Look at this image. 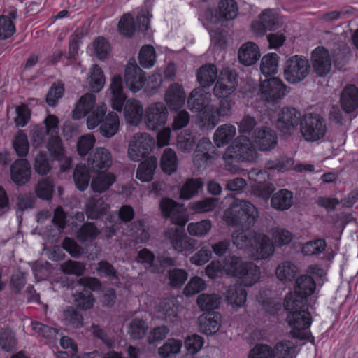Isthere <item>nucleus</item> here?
<instances>
[{
  "mask_svg": "<svg viewBox=\"0 0 358 358\" xmlns=\"http://www.w3.org/2000/svg\"><path fill=\"white\" fill-rule=\"evenodd\" d=\"M160 165L164 173L168 174L174 173L178 166V159L175 151L171 148L165 149L161 157Z\"/></svg>",
  "mask_w": 358,
  "mask_h": 358,
  "instance_id": "79ce46f5",
  "label": "nucleus"
},
{
  "mask_svg": "<svg viewBox=\"0 0 358 358\" xmlns=\"http://www.w3.org/2000/svg\"><path fill=\"white\" fill-rule=\"evenodd\" d=\"M31 166L26 159L15 160L10 166V178L16 185L27 184L31 178Z\"/></svg>",
  "mask_w": 358,
  "mask_h": 358,
  "instance_id": "412c9836",
  "label": "nucleus"
},
{
  "mask_svg": "<svg viewBox=\"0 0 358 358\" xmlns=\"http://www.w3.org/2000/svg\"><path fill=\"white\" fill-rule=\"evenodd\" d=\"M198 320L199 331L206 335L214 334L221 325V317L215 313L202 314Z\"/></svg>",
  "mask_w": 358,
  "mask_h": 358,
  "instance_id": "c85d7f7f",
  "label": "nucleus"
},
{
  "mask_svg": "<svg viewBox=\"0 0 358 358\" xmlns=\"http://www.w3.org/2000/svg\"><path fill=\"white\" fill-rule=\"evenodd\" d=\"M86 83L90 90L94 92H100L106 83L103 71L97 64H93L90 69Z\"/></svg>",
  "mask_w": 358,
  "mask_h": 358,
  "instance_id": "473e14b6",
  "label": "nucleus"
},
{
  "mask_svg": "<svg viewBox=\"0 0 358 358\" xmlns=\"http://www.w3.org/2000/svg\"><path fill=\"white\" fill-rule=\"evenodd\" d=\"M298 119L299 113L295 109L284 108L278 111L271 120L284 135H287L295 129Z\"/></svg>",
  "mask_w": 358,
  "mask_h": 358,
  "instance_id": "f3484780",
  "label": "nucleus"
},
{
  "mask_svg": "<svg viewBox=\"0 0 358 358\" xmlns=\"http://www.w3.org/2000/svg\"><path fill=\"white\" fill-rule=\"evenodd\" d=\"M31 328L35 334L38 336L43 337L50 343L54 340L57 335V330L50 328L38 322H32Z\"/></svg>",
  "mask_w": 358,
  "mask_h": 358,
  "instance_id": "0e129e2a",
  "label": "nucleus"
},
{
  "mask_svg": "<svg viewBox=\"0 0 358 358\" xmlns=\"http://www.w3.org/2000/svg\"><path fill=\"white\" fill-rule=\"evenodd\" d=\"M212 147L210 141L208 138L202 139L197 145L194 163L201 168L208 163V157L206 151Z\"/></svg>",
  "mask_w": 358,
  "mask_h": 358,
  "instance_id": "09e8293b",
  "label": "nucleus"
},
{
  "mask_svg": "<svg viewBox=\"0 0 358 358\" xmlns=\"http://www.w3.org/2000/svg\"><path fill=\"white\" fill-rule=\"evenodd\" d=\"M124 81L127 88L133 92H138L145 85V74L134 59L129 60L126 66Z\"/></svg>",
  "mask_w": 358,
  "mask_h": 358,
  "instance_id": "a211bd4d",
  "label": "nucleus"
},
{
  "mask_svg": "<svg viewBox=\"0 0 358 358\" xmlns=\"http://www.w3.org/2000/svg\"><path fill=\"white\" fill-rule=\"evenodd\" d=\"M300 130L306 141H316L322 138L327 132V126L322 117L318 115H306L301 122Z\"/></svg>",
  "mask_w": 358,
  "mask_h": 358,
  "instance_id": "1a4fd4ad",
  "label": "nucleus"
},
{
  "mask_svg": "<svg viewBox=\"0 0 358 358\" xmlns=\"http://www.w3.org/2000/svg\"><path fill=\"white\" fill-rule=\"evenodd\" d=\"M295 344L289 340L278 342L273 349L266 344L256 345L248 353V358H293Z\"/></svg>",
  "mask_w": 358,
  "mask_h": 358,
  "instance_id": "423d86ee",
  "label": "nucleus"
},
{
  "mask_svg": "<svg viewBox=\"0 0 358 358\" xmlns=\"http://www.w3.org/2000/svg\"><path fill=\"white\" fill-rule=\"evenodd\" d=\"M96 138L92 134L80 136L77 142V151L80 155L85 156L94 147Z\"/></svg>",
  "mask_w": 358,
  "mask_h": 358,
  "instance_id": "69168bd1",
  "label": "nucleus"
},
{
  "mask_svg": "<svg viewBox=\"0 0 358 358\" xmlns=\"http://www.w3.org/2000/svg\"><path fill=\"white\" fill-rule=\"evenodd\" d=\"M186 96L183 88L179 84H172L165 94V101L172 110L180 108L185 103Z\"/></svg>",
  "mask_w": 358,
  "mask_h": 358,
  "instance_id": "7c9ffc66",
  "label": "nucleus"
},
{
  "mask_svg": "<svg viewBox=\"0 0 358 358\" xmlns=\"http://www.w3.org/2000/svg\"><path fill=\"white\" fill-rule=\"evenodd\" d=\"M220 299L217 294H202L196 299L199 308L203 311H208L219 307Z\"/></svg>",
  "mask_w": 358,
  "mask_h": 358,
  "instance_id": "8fccbe9b",
  "label": "nucleus"
},
{
  "mask_svg": "<svg viewBox=\"0 0 358 358\" xmlns=\"http://www.w3.org/2000/svg\"><path fill=\"white\" fill-rule=\"evenodd\" d=\"M310 62L317 76H325L331 71V56L329 50L322 46L317 47L311 52Z\"/></svg>",
  "mask_w": 358,
  "mask_h": 358,
  "instance_id": "dca6fc26",
  "label": "nucleus"
},
{
  "mask_svg": "<svg viewBox=\"0 0 358 358\" xmlns=\"http://www.w3.org/2000/svg\"><path fill=\"white\" fill-rule=\"evenodd\" d=\"M110 91L112 108L118 112L122 111L126 96L123 92L122 80L120 75H115L112 77Z\"/></svg>",
  "mask_w": 358,
  "mask_h": 358,
  "instance_id": "393cba45",
  "label": "nucleus"
},
{
  "mask_svg": "<svg viewBox=\"0 0 358 358\" xmlns=\"http://www.w3.org/2000/svg\"><path fill=\"white\" fill-rule=\"evenodd\" d=\"M115 180L116 177L112 173H100L92 178L91 187L94 192L102 193L106 191Z\"/></svg>",
  "mask_w": 358,
  "mask_h": 358,
  "instance_id": "e433bc0d",
  "label": "nucleus"
},
{
  "mask_svg": "<svg viewBox=\"0 0 358 358\" xmlns=\"http://www.w3.org/2000/svg\"><path fill=\"white\" fill-rule=\"evenodd\" d=\"M255 234H252L249 231H236L234 232L232 235V240L234 244L238 248H244L248 246H252V242H253V236Z\"/></svg>",
  "mask_w": 358,
  "mask_h": 358,
  "instance_id": "052dcab7",
  "label": "nucleus"
},
{
  "mask_svg": "<svg viewBox=\"0 0 358 358\" xmlns=\"http://www.w3.org/2000/svg\"><path fill=\"white\" fill-rule=\"evenodd\" d=\"M261 56L259 45L253 42L243 43L238 51L239 62L245 66H251L256 64Z\"/></svg>",
  "mask_w": 358,
  "mask_h": 358,
  "instance_id": "5701e85b",
  "label": "nucleus"
},
{
  "mask_svg": "<svg viewBox=\"0 0 358 358\" xmlns=\"http://www.w3.org/2000/svg\"><path fill=\"white\" fill-rule=\"evenodd\" d=\"M182 344L180 339L169 338L158 348L157 353L161 358H171L180 352Z\"/></svg>",
  "mask_w": 358,
  "mask_h": 358,
  "instance_id": "ea45409f",
  "label": "nucleus"
},
{
  "mask_svg": "<svg viewBox=\"0 0 358 358\" xmlns=\"http://www.w3.org/2000/svg\"><path fill=\"white\" fill-rule=\"evenodd\" d=\"M212 225L209 220L192 222L188 224L187 231L193 236L202 237L206 236L211 229Z\"/></svg>",
  "mask_w": 358,
  "mask_h": 358,
  "instance_id": "bf43d9fd",
  "label": "nucleus"
},
{
  "mask_svg": "<svg viewBox=\"0 0 358 358\" xmlns=\"http://www.w3.org/2000/svg\"><path fill=\"white\" fill-rule=\"evenodd\" d=\"M13 148L19 156H26L29 150L27 136L22 131H19L13 142Z\"/></svg>",
  "mask_w": 358,
  "mask_h": 358,
  "instance_id": "e2e57ef3",
  "label": "nucleus"
},
{
  "mask_svg": "<svg viewBox=\"0 0 358 358\" xmlns=\"http://www.w3.org/2000/svg\"><path fill=\"white\" fill-rule=\"evenodd\" d=\"M234 257H229L224 259V265L222 266L218 261L212 262L206 268V275L212 279L220 278L224 273L227 275V264L229 262H234Z\"/></svg>",
  "mask_w": 358,
  "mask_h": 358,
  "instance_id": "3c124183",
  "label": "nucleus"
},
{
  "mask_svg": "<svg viewBox=\"0 0 358 358\" xmlns=\"http://www.w3.org/2000/svg\"><path fill=\"white\" fill-rule=\"evenodd\" d=\"M304 300L305 299L303 296L294 290L286 295L284 301V307L289 313L303 310L302 307Z\"/></svg>",
  "mask_w": 358,
  "mask_h": 358,
  "instance_id": "864d4df0",
  "label": "nucleus"
},
{
  "mask_svg": "<svg viewBox=\"0 0 358 358\" xmlns=\"http://www.w3.org/2000/svg\"><path fill=\"white\" fill-rule=\"evenodd\" d=\"M285 94V87L280 79L273 78L262 82L259 86V99L264 101L274 102Z\"/></svg>",
  "mask_w": 358,
  "mask_h": 358,
  "instance_id": "4468645a",
  "label": "nucleus"
},
{
  "mask_svg": "<svg viewBox=\"0 0 358 358\" xmlns=\"http://www.w3.org/2000/svg\"><path fill=\"white\" fill-rule=\"evenodd\" d=\"M110 152L104 148H98L90 155L88 164L95 171L109 168L112 164Z\"/></svg>",
  "mask_w": 358,
  "mask_h": 358,
  "instance_id": "a878e982",
  "label": "nucleus"
},
{
  "mask_svg": "<svg viewBox=\"0 0 358 358\" xmlns=\"http://www.w3.org/2000/svg\"><path fill=\"white\" fill-rule=\"evenodd\" d=\"M341 105L346 113L358 112V90L355 86L350 85L344 89Z\"/></svg>",
  "mask_w": 358,
  "mask_h": 358,
  "instance_id": "c756f323",
  "label": "nucleus"
},
{
  "mask_svg": "<svg viewBox=\"0 0 358 358\" xmlns=\"http://www.w3.org/2000/svg\"><path fill=\"white\" fill-rule=\"evenodd\" d=\"M178 309L173 299H164L157 306L158 317L167 322H175L178 320Z\"/></svg>",
  "mask_w": 358,
  "mask_h": 358,
  "instance_id": "f704fd0d",
  "label": "nucleus"
},
{
  "mask_svg": "<svg viewBox=\"0 0 358 358\" xmlns=\"http://www.w3.org/2000/svg\"><path fill=\"white\" fill-rule=\"evenodd\" d=\"M109 206L102 200L95 201L91 199L86 204V213L90 218H98L101 215L105 213Z\"/></svg>",
  "mask_w": 358,
  "mask_h": 358,
  "instance_id": "5fc2aeb1",
  "label": "nucleus"
},
{
  "mask_svg": "<svg viewBox=\"0 0 358 358\" xmlns=\"http://www.w3.org/2000/svg\"><path fill=\"white\" fill-rule=\"evenodd\" d=\"M287 322L291 328L290 334L292 337L301 340L308 337V329L312 322L308 312L305 310L291 311L287 314Z\"/></svg>",
  "mask_w": 358,
  "mask_h": 358,
  "instance_id": "9d476101",
  "label": "nucleus"
},
{
  "mask_svg": "<svg viewBox=\"0 0 358 358\" xmlns=\"http://www.w3.org/2000/svg\"><path fill=\"white\" fill-rule=\"evenodd\" d=\"M210 96V93L196 88L192 92L187 99L188 108L192 111L199 112L196 124L203 130L213 129L219 122L220 118L228 114L230 108L227 101H222L219 108L208 105Z\"/></svg>",
  "mask_w": 358,
  "mask_h": 358,
  "instance_id": "7ed1b4c3",
  "label": "nucleus"
},
{
  "mask_svg": "<svg viewBox=\"0 0 358 358\" xmlns=\"http://www.w3.org/2000/svg\"><path fill=\"white\" fill-rule=\"evenodd\" d=\"M248 177L251 182L254 194L264 199H268L270 194L274 190L272 185L267 182L269 174L266 171L252 169L248 173Z\"/></svg>",
  "mask_w": 358,
  "mask_h": 358,
  "instance_id": "2eb2a0df",
  "label": "nucleus"
},
{
  "mask_svg": "<svg viewBox=\"0 0 358 358\" xmlns=\"http://www.w3.org/2000/svg\"><path fill=\"white\" fill-rule=\"evenodd\" d=\"M279 22V16L275 10L266 9L262 12L258 19L252 24V29L258 35L274 28Z\"/></svg>",
  "mask_w": 358,
  "mask_h": 358,
  "instance_id": "4be33fe9",
  "label": "nucleus"
},
{
  "mask_svg": "<svg viewBox=\"0 0 358 358\" xmlns=\"http://www.w3.org/2000/svg\"><path fill=\"white\" fill-rule=\"evenodd\" d=\"M236 134V129L230 124H223L219 127L213 135V141L218 147L229 143Z\"/></svg>",
  "mask_w": 358,
  "mask_h": 358,
  "instance_id": "58836bf2",
  "label": "nucleus"
},
{
  "mask_svg": "<svg viewBox=\"0 0 358 358\" xmlns=\"http://www.w3.org/2000/svg\"><path fill=\"white\" fill-rule=\"evenodd\" d=\"M52 164L45 154L39 152L35 157L34 169L40 175L47 174L51 169Z\"/></svg>",
  "mask_w": 358,
  "mask_h": 358,
  "instance_id": "338daca9",
  "label": "nucleus"
},
{
  "mask_svg": "<svg viewBox=\"0 0 358 358\" xmlns=\"http://www.w3.org/2000/svg\"><path fill=\"white\" fill-rule=\"evenodd\" d=\"M168 110L162 102H155L150 104L145 109L144 122L146 127L150 130H156L164 126L168 120Z\"/></svg>",
  "mask_w": 358,
  "mask_h": 358,
  "instance_id": "9b49d317",
  "label": "nucleus"
},
{
  "mask_svg": "<svg viewBox=\"0 0 358 358\" xmlns=\"http://www.w3.org/2000/svg\"><path fill=\"white\" fill-rule=\"evenodd\" d=\"M237 85L236 73L233 71L224 70L215 84L214 94L219 98L228 96L234 91Z\"/></svg>",
  "mask_w": 358,
  "mask_h": 358,
  "instance_id": "6ab92c4d",
  "label": "nucleus"
},
{
  "mask_svg": "<svg viewBox=\"0 0 358 358\" xmlns=\"http://www.w3.org/2000/svg\"><path fill=\"white\" fill-rule=\"evenodd\" d=\"M46 148L49 155L52 159L57 161L64 159L65 166L62 165L63 170L69 166L71 161L69 159L65 157V150L59 136L48 137L46 143Z\"/></svg>",
  "mask_w": 358,
  "mask_h": 358,
  "instance_id": "bb28decb",
  "label": "nucleus"
},
{
  "mask_svg": "<svg viewBox=\"0 0 358 358\" xmlns=\"http://www.w3.org/2000/svg\"><path fill=\"white\" fill-rule=\"evenodd\" d=\"M238 14V7L234 0H220L215 14L212 10L206 12V19L215 23L219 21H230L234 20Z\"/></svg>",
  "mask_w": 358,
  "mask_h": 358,
  "instance_id": "f8f14e48",
  "label": "nucleus"
},
{
  "mask_svg": "<svg viewBox=\"0 0 358 358\" xmlns=\"http://www.w3.org/2000/svg\"><path fill=\"white\" fill-rule=\"evenodd\" d=\"M89 50L99 59L104 60L110 53V45L105 38L99 37L93 41Z\"/></svg>",
  "mask_w": 358,
  "mask_h": 358,
  "instance_id": "49530a36",
  "label": "nucleus"
},
{
  "mask_svg": "<svg viewBox=\"0 0 358 358\" xmlns=\"http://www.w3.org/2000/svg\"><path fill=\"white\" fill-rule=\"evenodd\" d=\"M202 186L203 182L201 179L187 180L180 190V198L184 199H191Z\"/></svg>",
  "mask_w": 358,
  "mask_h": 358,
  "instance_id": "680f3d73",
  "label": "nucleus"
},
{
  "mask_svg": "<svg viewBox=\"0 0 358 358\" xmlns=\"http://www.w3.org/2000/svg\"><path fill=\"white\" fill-rule=\"evenodd\" d=\"M247 298L245 291L236 286L231 287L226 293V299L228 303L233 308H239L243 306Z\"/></svg>",
  "mask_w": 358,
  "mask_h": 358,
  "instance_id": "37998d69",
  "label": "nucleus"
},
{
  "mask_svg": "<svg viewBox=\"0 0 358 358\" xmlns=\"http://www.w3.org/2000/svg\"><path fill=\"white\" fill-rule=\"evenodd\" d=\"M280 56L275 52L264 55L260 61L259 71L265 76H271L278 73L280 67Z\"/></svg>",
  "mask_w": 358,
  "mask_h": 358,
  "instance_id": "2f4dec72",
  "label": "nucleus"
},
{
  "mask_svg": "<svg viewBox=\"0 0 358 358\" xmlns=\"http://www.w3.org/2000/svg\"><path fill=\"white\" fill-rule=\"evenodd\" d=\"M204 344L203 338L197 334L187 336L184 341L185 348L191 355H196L201 351Z\"/></svg>",
  "mask_w": 358,
  "mask_h": 358,
  "instance_id": "6e6d98bb",
  "label": "nucleus"
},
{
  "mask_svg": "<svg viewBox=\"0 0 358 358\" xmlns=\"http://www.w3.org/2000/svg\"><path fill=\"white\" fill-rule=\"evenodd\" d=\"M194 144V137L189 130L180 132L177 139V148L178 150L187 152L189 151Z\"/></svg>",
  "mask_w": 358,
  "mask_h": 358,
  "instance_id": "774afa93",
  "label": "nucleus"
},
{
  "mask_svg": "<svg viewBox=\"0 0 358 358\" xmlns=\"http://www.w3.org/2000/svg\"><path fill=\"white\" fill-rule=\"evenodd\" d=\"M154 143L153 138L147 133L136 134L129 141L127 156L132 161H139Z\"/></svg>",
  "mask_w": 358,
  "mask_h": 358,
  "instance_id": "ddd939ff",
  "label": "nucleus"
},
{
  "mask_svg": "<svg viewBox=\"0 0 358 358\" xmlns=\"http://www.w3.org/2000/svg\"><path fill=\"white\" fill-rule=\"evenodd\" d=\"M257 217V210L252 203L245 201L234 200L224 213L223 219L228 224H241L249 226Z\"/></svg>",
  "mask_w": 358,
  "mask_h": 358,
  "instance_id": "39448f33",
  "label": "nucleus"
},
{
  "mask_svg": "<svg viewBox=\"0 0 358 358\" xmlns=\"http://www.w3.org/2000/svg\"><path fill=\"white\" fill-rule=\"evenodd\" d=\"M101 134L106 138H110L116 134L119 129V118L115 113H106L99 124Z\"/></svg>",
  "mask_w": 358,
  "mask_h": 358,
  "instance_id": "72a5a7b5",
  "label": "nucleus"
},
{
  "mask_svg": "<svg viewBox=\"0 0 358 358\" xmlns=\"http://www.w3.org/2000/svg\"><path fill=\"white\" fill-rule=\"evenodd\" d=\"M156 61V53L154 48L150 45H143L139 52L141 65L146 69L153 66Z\"/></svg>",
  "mask_w": 358,
  "mask_h": 358,
  "instance_id": "4d7b16f0",
  "label": "nucleus"
},
{
  "mask_svg": "<svg viewBox=\"0 0 358 358\" xmlns=\"http://www.w3.org/2000/svg\"><path fill=\"white\" fill-rule=\"evenodd\" d=\"M292 194L287 189H281L271 198V206L278 210H286L292 204Z\"/></svg>",
  "mask_w": 358,
  "mask_h": 358,
  "instance_id": "c03bdc74",
  "label": "nucleus"
},
{
  "mask_svg": "<svg viewBox=\"0 0 358 358\" xmlns=\"http://www.w3.org/2000/svg\"><path fill=\"white\" fill-rule=\"evenodd\" d=\"M294 290L306 299L315 292V283L311 277L302 275L297 278Z\"/></svg>",
  "mask_w": 358,
  "mask_h": 358,
  "instance_id": "a18cd8bd",
  "label": "nucleus"
},
{
  "mask_svg": "<svg viewBox=\"0 0 358 358\" xmlns=\"http://www.w3.org/2000/svg\"><path fill=\"white\" fill-rule=\"evenodd\" d=\"M107 112V106L103 103H96V96L92 93H86L77 102L72 112L75 120L87 116L86 124L89 129L96 128Z\"/></svg>",
  "mask_w": 358,
  "mask_h": 358,
  "instance_id": "20e7f679",
  "label": "nucleus"
},
{
  "mask_svg": "<svg viewBox=\"0 0 358 358\" xmlns=\"http://www.w3.org/2000/svg\"><path fill=\"white\" fill-rule=\"evenodd\" d=\"M206 288V282L201 278L194 276L190 278L183 289L186 296H194Z\"/></svg>",
  "mask_w": 358,
  "mask_h": 358,
  "instance_id": "13d9d810",
  "label": "nucleus"
},
{
  "mask_svg": "<svg viewBox=\"0 0 358 358\" xmlns=\"http://www.w3.org/2000/svg\"><path fill=\"white\" fill-rule=\"evenodd\" d=\"M227 264V275L238 279L245 286H252L259 279V268L253 264H243L241 260L234 257V262Z\"/></svg>",
  "mask_w": 358,
  "mask_h": 358,
  "instance_id": "6e6552de",
  "label": "nucleus"
},
{
  "mask_svg": "<svg viewBox=\"0 0 358 358\" xmlns=\"http://www.w3.org/2000/svg\"><path fill=\"white\" fill-rule=\"evenodd\" d=\"M310 66L308 59L301 55L288 57L284 64V78L289 83L296 84L303 81L309 74Z\"/></svg>",
  "mask_w": 358,
  "mask_h": 358,
  "instance_id": "0eeeda50",
  "label": "nucleus"
},
{
  "mask_svg": "<svg viewBox=\"0 0 358 358\" xmlns=\"http://www.w3.org/2000/svg\"><path fill=\"white\" fill-rule=\"evenodd\" d=\"M73 180L79 190H85L88 187L90 181L88 169L85 165H78L73 173Z\"/></svg>",
  "mask_w": 358,
  "mask_h": 358,
  "instance_id": "603ef678",
  "label": "nucleus"
},
{
  "mask_svg": "<svg viewBox=\"0 0 358 358\" xmlns=\"http://www.w3.org/2000/svg\"><path fill=\"white\" fill-rule=\"evenodd\" d=\"M79 284L85 289L83 292L76 298L78 306L83 309L90 308L94 304V299L86 289L96 290L101 287V285L96 279L92 278H83L79 281Z\"/></svg>",
  "mask_w": 358,
  "mask_h": 358,
  "instance_id": "b1692460",
  "label": "nucleus"
},
{
  "mask_svg": "<svg viewBox=\"0 0 358 358\" xmlns=\"http://www.w3.org/2000/svg\"><path fill=\"white\" fill-rule=\"evenodd\" d=\"M250 141L244 136H239L226 150L223 159L235 162H252L256 159V148L262 151L273 149L277 144V136L268 127L255 129L251 134Z\"/></svg>",
  "mask_w": 358,
  "mask_h": 358,
  "instance_id": "f257e3e1",
  "label": "nucleus"
},
{
  "mask_svg": "<svg viewBox=\"0 0 358 358\" xmlns=\"http://www.w3.org/2000/svg\"><path fill=\"white\" fill-rule=\"evenodd\" d=\"M160 209L163 216L171 217L172 222L183 227L188 221V216L182 206L169 199H164L160 203ZM166 237L173 248L185 256L190 255L194 250L195 241L187 237L182 227H173L166 232Z\"/></svg>",
  "mask_w": 358,
  "mask_h": 358,
  "instance_id": "f03ea898",
  "label": "nucleus"
},
{
  "mask_svg": "<svg viewBox=\"0 0 358 358\" xmlns=\"http://www.w3.org/2000/svg\"><path fill=\"white\" fill-rule=\"evenodd\" d=\"M197 80L203 87H210L217 78V68L213 64H205L197 71Z\"/></svg>",
  "mask_w": 358,
  "mask_h": 358,
  "instance_id": "4c0bfd02",
  "label": "nucleus"
},
{
  "mask_svg": "<svg viewBox=\"0 0 358 358\" xmlns=\"http://www.w3.org/2000/svg\"><path fill=\"white\" fill-rule=\"evenodd\" d=\"M157 158L149 157L142 162L136 172V178L142 182H149L153 178L157 167Z\"/></svg>",
  "mask_w": 358,
  "mask_h": 358,
  "instance_id": "c9c22d12",
  "label": "nucleus"
},
{
  "mask_svg": "<svg viewBox=\"0 0 358 358\" xmlns=\"http://www.w3.org/2000/svg\"><path fill=\"white\" fill-rule=\"evenodd\" d=\"M297 273V266L292 262L288 261L280 264L275 270L277 278L284 283L292 281L295 278Z\"/></svg>",
  "mask_w": 358,
  "mask_h": 358,
  "instance_id": "a19ab883",
  "label": "nucleus"
},
{
  "mask_svg": "<svg viewBox=\"0 0 358 358\" xmlns=\"http://www.w3.org/2000/svg\"><path fill=\"white\" fill-rule=\"evenodd\" d=\"M143 108L141 103L136 99L126 101L124 115L126 122L131 125H138L143 120Z\"/></svg>",
  "mask_w": 358,
  "mask_h": 358,
  "instance_id": "cd10ccee",
  "label": "nucleus"
},
{
  "mask_svg": "<svg viewBox=\"0 0 358 358\" xmlns=\"http://www.w3.org/2000/svg\"><path fill=\"white\" fill-rule=\"evenodd\" d=\"M274 251V244L264 234H258L253 236L251 246V255L257 259H266L271 256Z\"/></svg>",
  "mask_w": 358,
  "mask_h": 358,
  "instance_id": "aec40b11",
  "label": "nucleus"
},
{
  "mask_svg": "<svg viewBox=\"0 0 358 358\" xmlns=\"http://www.w3.org/2000/svg\"><path fill=\"white\" fill-rule=\"evenodd\" d=\"M15 11L10 13V17L2 15L0 17V39H6L12 36L15 32V26L13 20L16 18Z\"/></svg>",
  "mask_w": 358,
  "mask_h": 358,
  "instance_id": "de8ad7c7",
  "label": "nucleus"
}]
</instances>
